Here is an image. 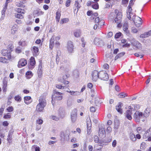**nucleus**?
Listing matches in <instances>:
<instances>
[{"label": "nucleus", "instance_id": "f257e3e1", "mask_svg": "<svg viewBox=\"0 0 151 151\" xmlns=\"http://www.w3.org/2000/svg\"><path fill=\"white\" fill-rule=\"evenodd\" d=\"M39 101V103L36 106V109L38 111L41 112L42 111L46 105L45 97L41 96L40 98Z\"/></svg>", "mask_w": 151, "mask_h": 151}, {"label": "nucleus", "instance_id": "f03ea898", "mask_svg": "<svg viewBox=\"0 0 151 151\" xmlns=\"http://www.w3.org/2000/svg\"><path fill=\"white\" fill-rule=\"evenodd\" d=\"M54 95H52V103L53 105L55 102L58 101L60 100L62 98V96L61 95L62 93L58 92L56 90L53 91Z\"/></svg>", "mask_w": 151, "mask_h": 151}, {"label": "nucleus", "instance_id": "7ed1b4c3", "mask_svg": "<svg viewBox=\"0 0 151 151\" xmlns=\"http://www.w3.org/2000/svg\"><path fill=\"white\" fill-rule=\"evenodd\" d=\"M115 13L116 14V17L114 18V21L115 22L118 24V26H119L122 21L121 19L122 17V13L117 9L115 10Z\"/></svg>", "mask_w": 151, "mask_h": 151}, {"label": "nucleus", "instance_id": "20e7f679", "mask_svg": "<svg viewBox=\"0 0 151 151\" xmlns=\"http://www.w3.org/2000/svg\"><path fill=\"white\" fill-rule=\"evenodd\" d=\"M132 20L137 27H140L142 24L141 19L138 16H136L135 15L132 16Z\"/></svg>", "mask_w": 151, "mask_h": 151}, {"label": "nucleus", "instance_id": "39448f33", "mask_svg": "<svg viewBox=\"0 0 151 151\" xmlns=\"http://www.w3.org/2000/svg\"><path fill=\"white\" fill-rule=\"evenodd\" d=\"M130 41L132 44L137 48L141 49L142 48L141 44L138 41L135 40V39L133 37L131 38Z\"/></svg>", "mask_w": 151, "mask_h": 151}, {"label": "nucleus", "instance_id": "423d86ee", "mask_svg": "<svg viewBox=\"0 0 151 151\" xmlns=\"http://www.w3.org/2000/svg\"><path fill=\"white\" fill-rule=\"evenodd\" d=\"M143 114L139 111H136L134 114V117L136 122H139L140 121V119L142 117Z\"/></svg>", "mask_w": 151, "mask_h": 151}, {"label": "nucleus", "instance_id": "0eeeda50", "mask_svg": "<svg viewBox=\"0 0 151 151\" xmlns=\"http://www.w3.org/2000/svg\"><path fill=\"white\" fill-rule=\"evenodd\" d=\"M60 36H57L55 37L54 36H52L50 40L49 47L51 49H52L53 48V46L54 44V41L55 40L56 41H58L60 39Z\"/></svg>", "mask_w": 151, "mask_h": 151}, {"label": "nucleus", "instance_id": "6e6552de", "mask_svg": "<svg viewBox=\"0 0 151 151\" xmlns=\"http://www.w3.org/2000/svg\"><path fill=\"white\" fill-rule=\"evenodd\" d=\"M99 78L101 80L107 81L109 78V76L107 73L104 71H101L99 72Z\"/></svg>", "mask_w": 151, "mask_h": 151}, {"label": "nucleus", "instance_id": "1a4fd4ad", "mask_svg": "<svg viewBox=\"0 0 151 151\" xmlns=\"http://www.w3.org/2000/svg\"><path fill=\"white\" fill-rule=\"evenodd\" d=\"M35 58L34 57H31L28 65V69L30 70H32L35 67Z\"/></svg>", "mask_w": 151, "mask_h": 151}, {"label": "nucleus", "instance_id": "9d476101", "mask_svg": "<svg viewBox=\"0 0 151 151\" xmlns=\"http://www.w3.org/2000/svg\"><path fill=\"white\" fill-rule=\"evenodd\" d=\"M27 63V61L24 58L20 59L18 62L17 67L19 68H22L26 65Z\"/></svg>", "mask_w": 151, "mask_h": 151}, {"label": "nucleus", "instance_id": "9b49d317", "mask_svg": "<svg viewBox=\"0 0 151 151\" xmlns=\"http://www.w3.org/2000/svg\"><path fill=\"white\" fill-rule=\"evenodd\" d=\"M77 115V110L76 109H74L73 110L71 114V119L72 122L74 123L76 121Z\"/></svg>", "mask_w": 151, "mask_h": 151}, {"label": "nucleus", "instance_id": "f8f14e48", "mask_svg": "<svg viewBox=\"0 0 151 151\" xmlns=\"http://www.w3.org/2000/svg\"><path fill=\"white\" fill-rule=\"evenodd\" d=\"M99 136L102 137L105 134V133L104 126V124H101L99 125Z\"/></svg>", "mask_w": 151, "mask_h": 151}, {"label": "nucleus", "instance_id": "ddd939ff", "mask_svg": "<svg viewBox=\"0 0 151 151\" xmlns=\"http://www.w3.org/2000/svg\"><path fill=\"white\" fill-rule=\"evenodd\" d=\"M67 48L69 53H73L74 48L73 42L70 41H68L67 43Z\"/></svg>", "mask_w": 151, "mask_h": 151}, {"label": "nucleus", "instance_id": "4468645a", "mask_svg": "<svg viewBox=\"0 0 151 151\" xmlns=\"http://www.w3.org/2000/svg\"><path fill=\"white\" fill-rule=\"evenodd\" d=\"M94 43L96 45H99L101 46H103L104 45V41L102 39L98 38H95Z\"/></svg>", "mask_w": 151, "mask_h": 151}, {"label": "nucleus", "instance_id": "2eb2a0df", "mask_svg": "<svg viewBox=\"0 0 151 151\" xmlns=\"http://www.w3.org/2000/svg\"><path fill=\"white\" fill-rule=\"evenodd\" d=\"M39 64L38 66V69L37 71V73L38 76L40 78L43 73L42 65L41 60L39 61Z\"/></svg>", "mask_w": 151, "mask_h": 151}, {"label": "nucleus", "instance_id": "dca6fc26", "mask_svg": "<svg viewBox=\"0 0 151 151\" xmlns=\"http://www.w3.org/2000/svg\"><path fill=\"white\" fill-rule=\"evenodd\" d=\"M128 9L127 10V18L129 19H131V16H133L134 14L132 12V6H130V5H129L128 6ZM134 15H135L134 14Z\"/></svg>", "mask_w": 151, "mask_h": 151}, {"label": "nucleus", "instance_id": "f3484780", "mask_svg": "<svg viewBox=\"0 0 151 151\" xmlns=\"http://www.w3.org/2000/svg\"><path fill=\"white\" fill-rule=\"evenodd\" d=\"M99 72L97 71L94 70L93 71L92 74V80L95 81H96L99 78Z\"/></svg>", "mask_w": 151, "mask_h": 151}, {"label": "nucleus", "instance_id": "a211bd4d", "mask_svg": "<svg viewBox=\"0 0 151 151\" xmlns=\"http://www.w3.org/2000/svg\"><path fill=\"white\" fill-rule=\"evenodd\" d=\"M70 63L67 60H64L61 64V69H63V68H65L69 66Z\"/></svg>", "mask_w": 151, "mask_h": 151}, {"label": "nucleus", "instance_id": "6ab92c4d", "mask_svg": "<svg viewBox=\"0 0 151 151\" xmlns=\"http://www.w3.org/2000/svg\"><path fill=\"white\" fill-rule=\"evenodd\" d=\"M151 135V126L150 128L147 129L145 133L144 134L143 138L144 139H146Z\"/></svg>", "mask_w": 151, "mask_h": 151}, {"label": "nucleus", "instance_id": "aec40b11", "mask_svg": "<svg viewBox=\"0 0 151 151\" xmlns=\"http://www.w3.org/2000/svg\"><path fill=\"white\" fill-rule=\"evenodd\" d=\"M7 80L6 79H4L3 81L2 89L3 91L6 93L7 91Z\"/></svg>", "mask_w": 151, "mask_h": 151}, {"label": "nucleus", "instance_id": "412c9836", "mask_svg": "<svg viewBox=\"0 0 151 151\" xmlns=\"http://www.w3.org/2000/svg\"><path fill=\"white\" fill-rule=\"evenodd\" d=\"M14 132V130L12 129L9 132L7 136V140L9 142L12 139V135Z\"/></svg>", "mask_w": 151, "mask_h": 151}, {"label": "nucleus", "instance_id": "4be33fe9", "mask_svg": "<svg viewBox=\"0 0 151 151\" xmlns=\"http://www.w3.org/2000/svg\"><path fill=\"white\" fill-rule=\"evenodd\" d=\"M18 30L17 25L16 24H14L11 29V33L14 35Z\"/></svg>", "mask_w": 151, "mask_h": 151}, {"label": "nucleus", "instance_id": "5701e85b", "mask_svg": "<svg viewBox=\"0 0 151 151\" xmlns=\"http://www.w3.org/2000/svg\"><path fill=\"white\" fill-rule=\"evenodd\" d=\"M32 51L34 55H37L39 54V49L38 47L35 46L33 47Z\"/></svg>", "mask_w": 151, "mask_h": 151}, {"label": "nucleus", "instance_id": "b1692460", "mask_svg": "<svg viewBox=\"0 0 151 151\" xmlns=\"http://www.w3.org/2000/svg\"><path fill=\"white\" fill-rule=\"evenodd\" d=\"M24 99V103L27 104H29L32 102L31 97L29 96H25Z\"/></svg>", "mask_w": 151, "mask_h": 151}, {"label": "nucleus", "instance_id": "393cba45", "mask_svg": "<svg viewBox=\"0 0 151 151\" xmlns=\"http://www.w3.org/2000/svg\"><path fill=\"white\" fill-rule=\"evenodd\" d=\"M69 90V89L68 88L67 90L64 91H65L70 93V94L72 96H77L79 95L80 94V92L79 91H68Z\"/></svg>", "mask_w": 151, "mask_h": 151}, {"label": "nucleus", "instance_id": "a878e982", "mask_svg": "<svg viewBox=\"0 0 151 151\" xmlns=\"http://www.w3.org/2000/svg\"><path fill=\"white\" fill-rule=\"evenodd\" d=\"M55 86L58 88L59 89H62V90H63V91H65L64 90H67V89H67L69 87V86L68 85L62 86V85H60L56 84L55 85Z\"/></svg>", "mask_w": 151, "mask_h": 151}, {"label": "nucleus", "instance_id": "bb28decb", "mask_svg": "<svg viewBox=\"0 0 151 151\" xmlns=\"http://www.w3.org/2000/svg\"><path fill=\"white\" fill-rule=\"evenodd\" d=\"M132 114V111L131 110H128L126 112V117L129 120H131L132 119V117L131 116Z\"/></svg>", "mask_w": 151, "mask_h": 151}, {"label": "nucleus", "instance_id": "cd10ccee", "mask_svg": "<svg viewBox=\"0 0 151 151\" xmlns=\"http://www.w3.org/2000/svg\"><path fill=\"white\" fill-rule=\"evenodd\" d=\"M61 11H58L56 13V20L57 22H58L61 16Z\"/></svg>", "mask_w": 151, "mask_h": 151}, {"label": "nucleus", "instance_id": "c85d7f7f", "mask_svg": "<svg viewBox=\"0 0 151 151\" xmlns=\"http://www.w3.org/2000/svg\"><path fill=\"white\" fill-rule=\"evenodd\" d=\"M19 45L22 47H24L27 45L26 41L23 39H21L18 42Z\"/></svg>", "mask_w": 151, "mask_h": 151}, {"label": "nucleus", "instance_id": "c756f323", "mask_svg": "<svg viewBox=\"0 0 151 151\" xmlns=\"http://www.w3.org/2000/svg\"><path fill=\"white\" fill-rule=\"evenodd\" d=\"M59 115L61 117H63L65 114V111L64 109L63 108H60L58 110Z\"/></svg>", "mask_w": 151, "mask_h": 151}, {"label": "nucleus", "instance_id": "7c9ffc66", "mask_svg": "<svg viewBox=\"0 0 151 151\" xmlns=\"http://www.w3.org/2000/svg\"><path fill=\"white\" fill-rule=\"evenodd\" d=\"M122 104V103L121 102L119 103L118 105L116 106V110L119 113L122 114V110L121 109V105Z\"/></svg>", "mask_w": 151, "mask_h": 151}, {"label": "nucleus", "instance_id": "2f4dec72", "mask_svg": "<svg viewBox=\"0 0 151 151\" xmlns=\"http://www.w3.org/2000/svg\"><path fill=\"white\" fill-rule=\"evenodd\" d=\"M128 23L127 22H125L124 23L123 27V30L126 32H128Z\"/></svg>", "mask_w": 151, "mask_h": 151}, {"label": "nucleus", "instance_id": "473e14b6", "mask_svg": "<svg viewBox=\"0 0 151 151\" xmlns=\"http://www.w3.org/2000/svg\"><path fill=\"white\" fill-rule=\"evenodd\" d=\"M81 32L79 30H76L75 31L73 35L76 37H78L80 36Z\"/></svg>", "mask_w": 151, "mask_h": 151}, {"label": "nucleus", "instance_id": "72a5a7b5", "mask_svg": "<svg viewBox=\"0 0 151 151\" xmlns=\"http://www.w3.org/2000/svg\"><path fill=\"white\" fill-rule=\"evenodd\" d=\"M74 6L76 7V8H75L74 11H75L76 10L77 12L78 11V9L80 7L81 5L77 1H76L74 4Z\"/></svg>", "mask_w": 151, "mask_h": 151}, {"label": "nucleus", "instance_id": "f704fd0d", "mask_svg": "<svg viewBox=\"0 0 151 151\" xmlns=\"http://www.w3.org/2000/svg\"><path fill=\"white\" fill-rule=\"evenodd\" d=\"M119 126V121L116 120L114 121V129L115 131H117Z\"/></svg>", "mask_w": 151, "mask_h": 151}, {"label": "nucleus", "instance_id": "c9c22d12", "mask_svg": "<svg viewBox=\"0 0 151 151\" xmlns=\"http://www.w3.org/2000/svg\"><path fill=\"white\" fill-rule=\"evenodd\" d=\"M33 74L31 71H28L26 73V76L27 79L31 78Z\"/></svg>", "mask_w": 151, "mask_h": 151}, {"label": "nucleus", "instance_id": "e433bc0d", "mask_svg": "<svg viewBox=\"0 0 151 151\" xmlns=\"http://www.w3.org/2000/svg\"><path fill=\"white\" fill-rule=\"evenodd\" d=\"M87 133L88 134H90L91 127V126L90 122L88 121L87 122Z\"/></svg>", "mask_w": 151, "mask_h": 151}, {"label": "nucleus", "instance_id": "4c0bfd02", "mask_svg": "<svg viewBox=\"0 0 151 151\" xmlns=\"http://www.w3.org/2000/svg\"><path fill=\"white\" fill-rule=\"evenodd\" d=\"M150 112V111L149 108H146L145 110V112L143 114V115L145 117H147L149 115Z\"/></svg>", "mask_w": 151, "mask_h": 151}, {"label": "nucleus", "instance_id": "58836bf2", "mask_svg": "<svg viewBox=\"0 0 151 151\" xmlns=\"http://www.w3.org/2000/svg\"><path fill=\"white\" fill-rule=\"evenodd\" d=\"M95 22L96 24H101L100 23H103L104 21L102 20H100L99 17H97L95 18Z\"/></svg>", "mask_w": 151, "mask_h": 151}, {"label": "nucleus", "instance_id": "ea45409f", "mask_svg": "<svg viewBox=\"0 0 151 151\" xmlns=\"http://www.w3.org/2000/svg\"><path fill=\"white\" fill-rule=\"evenodd\" d=\"M15 100L17 102H20L22 100L21 97L19 95H17L14 97Z\"/></svg>", "mask_w": 151, "mask_h": 151}, {"label": "nucleus", "instance_id": "a19ab883", "mask_svg": "<svg viewBox=\"0 0 151 151\" xmlns=\"http://www.w3.org/2000/svg\"><path fill=\"white\" fill-rule=\"evenodd\" d=\"M131 139L133 141H135L136 140V137L135 135L133 133H131L130 136Z\"/></svg>", "mask_w": 151, "mask_h": 151}, {"label": "nucleus", "instance_id": "79ce46f5", "mask_svg": "<svg viewBox=\"0 0 151 151\" xmlns=\"http://www.w3.org/2000/svg\"><path fill=\"white\" fill-rule=\"evenodd\" d=\"M44 12L42 11L39 10H36L35 11V13L37 16H39L43 15Z\"/></svg>", "mask_w": 151, "mask_h": 151}, {"label": "nucleus", "instance_id": "37998d69", "mask_svg": "<svg viewBox=\"0 0 151 151\" xmlns=\"http://www.w3.org/2000/svg\"><path fill=\"white\" fill-rule=\"evenodd\" d=\"M69 19L68 18H64L62 19L60 22V23L63 24L64 23H65L68 22L69 21Z\"/></svg>", "mask_w": 151, "mask_h": 151}, {"label": "nucleus", "instance_id": "c03bdc74", "mask_svg": "<svg viewBox=\"0 0 151 151\" xmlns=\"http://www.w3.org/2000/svg\"><path fill=\"white\" fill-rule=\"evenodd\" d=\"M7 60L5 58L1 57L0 58V61L3 63H7Z\"/></svg>", "mask_w": 151, "mask_h": 151}, {"label": "nucleus", "instance_id": "a18cd8bd", "mask_svg": "<svg viewBox=\"0 0 151 151\" xmlns=\"http://www.w3.org/2000/svg\"><path fill=\"white\" fill-rule=\"evenodd\" d=\"M146 144L144 142H142L141 144L140 148L142 150H144L146 148Z\"/></svg>", "mask_w": 151, "mask_h": 151}, {"label": "nucleus", "instance_id": "49530a36", "mask_svg": "<svg viewBox=\"0 0 151 151\" xmlns=\"http://www.w3.org/2000/svg\"><path fill=\"white\" fill-rule=\"evenodd\" d=\"M94 141L96 143H100L99 140V137L97 136H95L94 137Z\"/></svg>", "mask_w": 151, "mask_h": 151}, {"label": "nucleus", "instance_id": "de8ad7c7", "mask_svg": "<svg viewBox=\"0 0 151 151\" xmlns=\"http://www.w3.org/2000/svg\"><path fill=\"white\" fill-rule=\"evenodd\" d=\"M15 16L16 17L19 19H22L23 18V17L22 14H15Z\"/></svg>", "mask_w": 151, "mask_h": 151}, {"label": "nucleus", "instance_id": "09e8293b", "mask_svg": "<svg viewBox=\"0 0 151 151\" xmlns=\"http://www.w3.org/2000/svg\"><path fill=\"white\" fill-rule=\"evenodd\" d=\"M50 118L51 119H52L54 120L55 121H58L59 119V118L58 117L55 116L53 115H52L50 116Z\"/></svg>", "mask_w": 151, "mask_h": 151}, {"label": "nucleus", "instance_id": "8fccbe9b", "mask_svg": "<svg viewBox=\"0 0 151 151\" xmlns=\"http://www.w3.org/2000/svg\"><path fill=\"white\" fill-rule=\"evenodd\" d=\"M16 5L18 7H24V6L21 2H16Z\"/></svg>", "mask_w": 151, "mask_h": 151}, {"label": "nucleus", "instance_id": "3c124183", "mask_svg": "<svg viewBox=\"0 0 151 151\" xmlns=\"http://www.w3.org/2000/svg\"><path fill=\"white\" fill-rule=\"evenodd\" d=\"M32 148H35V151H40V148L39 147L34 145L32 147Z\"/></svg>", "mask_w": 151, "mask_h": 151}, {"label": "nucleus", "instance_id": "603ef678", "mask_svg": "<svg viewBox=\"0 0 151 151\" xmlns=\"http://www.w3.org/2000/svg\"><path fill=\"white\" fill-rule=\"evenodd\" d=\"M17 12L18 13H20L22 14H24V11L23 9H22L20 8H18L17 9Z\"/></svg>", "mask_w": 151, "mask_h": 151}, {"label": "nucleus", "instance_id": "864d4df0", "mask_svg": "<svg viewBox=\"0 0 151 151\" xmlns=\"http://www.w3.org/2000/svg\"><path fill=\"white\" fill-rule=\"evenodd\" d=\"M136 130L137 132L138 133H141L142 132V128L140 127H137Z\"/></svg>", "mask_w": 151, "mask_h": 151}, {"label": "nucleus", "instance_id": "5fc2aeb1", "mask_svg": "<svg viewBox=\"0 0 151 151\" xmlns=\"http://www.w3.org/2000/svg\"><path fill=\"white\" fill-rule=\"evenodd\" d=\"M118 96L119 97L122 98L125 97L127 96L125 93H121L119 94Z\"/></svg>", "mask_w": 151, "mask_h": 151}, {"label": "nucleus", "instance_id": "6e6d98bb", "mask_svg": "<svg viewBox=\"0 0 151 151\" xmlns=\"http://www.w3.org/2000/svg\"><path fill=\"white\" fill-rule=\"evenodd\" d=\"M6 110L8 112H11L13 110V108L12 106H9L6 109Z\"/></svg>", "mask_w": 151, "mask_h": 151}, {"label": "nucleus", "instance_id": "4d7b16f0", "mask_svg": "<svg viewBox=\"0 0 151 151\" xmlns=\"http://www.w3.org/2000/svg\"><path fill=\"white\" fill-rule=\"evenodd\" d=\"M92 7L95 9H97L99 8V5L97 3H96L92 5Z\"/></svg>", "mask_w": 151, "mask_h": 151}, {"label": "nucleus", "instance_id": "13d9d810", "mask_svg": "<svg viewBox=\"0 0 151 151\" xmlns=\"http://www.w3.org/2000/svg\"><path fill=\"white\" fill-rule=\"evenodd\" d=\"M122 33L121 32H119L116 33L115 35V37L116 38H119L121 35Z\"/></svg>", "mask_w": 151, "mask_h": 151}, {"label": "nucleus", "instance_id": "bf43d9fd", "mask_svg": "<svg viewBox=\"0 0 151 151\" xmlns=\"http://www.w3.org/2000/svg\"><path fill=\"white\" fill-rule=\"evenodd\" d=\"M43 121L41 119H39L36 121V123L39 124H41L43 123Z\"/></svg>", "mask_w": 151, "mask_h": 151}, {"label": "nucleus", "instance_id": "052dcab7", "mask_svg": "<svg viewBox=\"0 0 151 151\" xmlns=\"http://www.w3.org/2000/svg\"><path fill=\"white\" fill-rule=\"evenodd\" d=\"M9 124V123L7 121H4L2 123V125L4 127H7Z\"/></svg>", "mask_w": 151, "mask_h": 151}, {"label": "nucleus", "instance_id": "680f3d73", "mask_svg": "<svg viewBox=\"0 0 151 151\" xmlns=\"http://www.w3.org/2000/svg\"><path fill=\"white\" fill-rule=\"evenodd\" d=\"M9 114V113H8L7 114L5 115L4 117V118L6 119L10 118L11 115Z\"/></svg>", "mask_w": 151, "mask_h": 151}, {"label": "nucleus", "instance_id": "e2e57ef3", "mask_svg": "<svg viewBox=\"0 0 151 151\" xmlns=\"http://www.w3.org/2000/svg\"><path fill=\"white\" fill-rule=\"evenodd\" d=\"M70 0H67L65 3V5L66 7H68L70 4Z\"/></svg>", "mask_w": 151, "mask_h": 151}, {"label": "nucleus", "instance_id": "0e129e2a", "mask_svg": "<svg viewBox=\"0 0 151 151\" xmlns=\"http://www.w3.org/2000/svg\"><path fill=\"white\" fill-rule=\"evenodd\" d=\"M116 140H114L113 142H112V146L113 147H115L116 145Z\"/></svg>", "mask_w": 151, "mask_h": 151}, {"label": "nucleus", "instance_id": "69168bd1", "mask_svg": "<svg viewBox=\"0 0 151 151\" xmlns=\"http://www.w3.org/2000/svg\"><path fill=\"white\" fill-rule=\"evenodd\" d=\"M129 0H122V4L124 5H126L128 3Z\"/></svg>", "mask_w": 151, "mask_h": 151}, {"label": "nucleus", "instance_id": "338daca9", "mask_svg": "<svg viewBox=\"0 0 151 151\" xmlns=\"http://www.w3.org/2000/svg\"><path fill=\"white\" fill-rule=\"evenodd\" d=\"M98 15V14L97 13H94L91 16V18L92 19H94V17H97Z\"/></svg>", "mask_w": 151, "mask_h": 151}, {"label": "nucleus", "instance_id": "774afa93", "mask_svg": "<svg viewBox=\"0 0 151 151\" xmlns=\"http://www.w3.org/2000/svg\"><path fill=\"white\" fill-rule=\"evenodd\" d=\"M73 74L75 76H78V72L77 70H74L73 72Z\"/></svg>", "mask_w": 151, "mask_h": 151}]
</instances>
